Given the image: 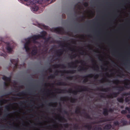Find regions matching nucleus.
I'll return each instance as SVG.
<instances>
[{
	"mask_svg": "<svg viewBox=\"0 0 130 130\" xmlns=\"http://www.w3.org/2000/svg\"><path fill=\"white\" fill-rule=\"evenodd\" d=\"M42 34L41 36L39 35H35L31 37L28 38L26 40V42L24 44V47L26 52H28L30 50V48L28 47V44L31 41H33V42H35V40L39 39L41 37H43L46 35V33L44 31L42 32Z\"/></svg>",
	"mask_w": 130,
	"mask_h": 130,
	"instance_id": "nucleus-1",
	"label": "nucleus"
},
{
	"mask_svg": "<svg viewBox=\"0 0 130 130\" xmlns=\"http://www.w3.org/2000/svg\"><path fill=\"white\" fill-rule=\"evenodd\" d=\"M38 0H33V2H27L26 5L27 6H28L29 5H32L33 4H35L38 3Z\"/></svg>",
	"mask_w": 130,
	"mask_h": 130,
	"instance_id": "nucleus-2",
	"label": "nucleus"
},
{
	"mask_svg": "<svg viewBox=\"0 0 130 130\" xmlns=\"http://www.w3.org/2000/svg\"><path fill=\"white\" fill-rule=\"evenodd\" d=\"M3 79L4 80L7 82L5 83V85H8V83H7L8 82H10V78H8L5 76H4L3 77Z\"/></svg>",
	"mask_w": 130,
	"mask_h": 130,
	"instance_id": "nucleus-3",
	"label": "nucleus"
},
{
	"mask_svg": "<svg viewBox=\"0 0 130 130\" xmlns=\"http://www.w3.org/2000/svg\"><path fill=\"white\" fill-rule=\"evenodd\" d=\"M38 9V7L37 6H34V7H32L31 9V10L33 11H37Z\"/></svg>",
	"mask_w": 130,
	"mask_h": 130,
	"instance_id": "nucleus-4",
	"label": "nucleus"
},
{
	"mask_svg": "<svg viewBox=\"0 0 130 130\" xmlns=\"http://www.w3.org/2000/svg\"><path fill=\"white\" fill-rule=\"evenodd\" d=\"M111 127V126L110 125H107L105 126L104 127V129H108L110 128Z\"/></svg>",
	"mask_w": 130,
	"mask_h": 130,
	"instance_id": "nucleus-5",
	"label": "nucleus"
},
{
	"mask_svg": "<svg viewBox=\"0 0 130 130\" xmlns=\"http://www.w3.org/2000/svg\"><path fill=\"white\" fill-rule=\"evenodd\" d=\"M7 50L8 52L10 53L12 51V49L9 46H8L7 48Z\"/></svg>",
	"mask_w": 130,
	"mask_h": 130,
	"instance_id": "nucleus-6",
	"label": "nucleus"
},
{
	"mask_svg": "<svg viewBox=\"0 0 130 130\" xmlns=\"http://www.w3.org/2000/svg\"><path fill=\"white\" fill-rule=\"evenodd\" d=\"M36 50V48H34V50H32L31 52V54L32 55H34L36 54L37 52V51Z\"/></svg>",
	"mask_w": 130,
	"mask_h": 130,
	"instance_id": "nucleus-7",
	"label": "nucleus"
},
{
	"mask_svg": "<svg viewBox=\"0 0 130 130\" xmlns=\"http://www.w3.org/2000/svg\"><path fill=\"white\" fill-rule=\"evenodd\" d=\"M55 31H56L57 32H60L61 30V28L59 27H57L54 29Z\"/></svg>",
	"mask_w": 130,
	"mask_h": 130,
	"instance_id": "nucleus-8",
	"label": "nucleus"
},
{
	"mask_svg": "<svg viewBox=\"0 0 130 130\" xmlns=\"http://www.w3.org/2000/svg\"><path fill=\"white\" fill-rule=\"evenodd\" d=\"M118 100L119 101L121 102H122L123 101V99L122 98H118Z\"/></svg>",
	"mask_w": 130,
	"mask_h": 130,
	"instance_id": "nucleus-9",
	"label": "nucleus"
},
{
	"mask_svg": "<svg viewBox=\"0 0 130 130\" xmlns=\"http://www.w3.org/2000/svg\"><path fill=\"white\" fill-rule=\"evenodd\" d=\"M129 85L128 82L127 81L126 82L124 83V85L125 86H127Z\"/></svg>",
	"mask_w": 130,
	"mask_h": 130,
	"instance_id": "nucleus-10",
	"label": "nucleus"
},
{
	"mask_svg": "<svg viewBox=\"0 0 130 130\" xmlns=\"http://www.w3.org/2000/svg\"><path fill=\"white\" fill-rule=\"evenodd\" d=\"M126 110H127V111L129 113H130V108H129L128 107H126Z\"/></svg>",
	"mask_w": 130,
	"mask_h": 130,
	"instance_id": "nucleus-11",
	"label": "nucleus"
},
{
	"mask_svg": "<svg viewBox=\"0 0 130 130\" xmlns=\"http://www.w3.org/2000/svg\"><path fill=\"white\" fill-rule=\"evenodd\" d=\"M123 125H126L127 123V122L126 121H124L122 122Z\"/></svg>",
	"mask_w": 130,
	"mask_h": 130,
	"instance_id": "nucleus-12",
	"label": "nucleus"
},
{
	"mask_svg": "<svg viewBox=\"0 0 130 130\" xmlns=\"http://www.w3.org/2000/svg\"><path fill=\"white\" fill-rule=\"evenodd\" d=\"M127 112V111L125 110H122L121 111V113H125Z\"/></svg>",
	"mask_w": 130,
	"mask_h": 130,
	"instance_id": "nucleus-13",
	"label": "nucleus"
},
{
	"mask_svg": "<svg viewBox=\"0 0 130 130\" xmlns=\"http://www.w3.org/2000/svg\"><path fill=\"white\" fill-rule=\"evenodd\" d=\"M115 124L116 125H119V123L118 122H116L115 123Z\"/></svg>",
	"mask_w": 130,
	"mask_h": 130,
	"instance_id": "nucleus-14",
	"label": "nucleus"
},
{
	"mask_svg": "<svg viewBox=\"0 0 130 130\" xmlns=\"http://www.w3.org/2000/svg\"><path fill=\"white\" fill-rule=\"evenodd\" d=\"M127 117L129 118H130V115H127Z\"/></svg>",
	"mask_w": 130,
	"mask_h": 130,
	"instance_id": "nucleus-15",
	"label": "nucleus"
},
{
	"mask_svg": "<svg viewBox=\"0 0 130 130\" xmlns=\"http://www.w3.org/2000/svg\"><path fill=\"white\" fill-rule=\"evenodd\" d=\"M25 1H29V0H24Z\"/></svg>",
	"mask_w": 130,
	"mask_h": 130,
	"instance_id": "nucleus-16",
	"label": "nucleus"
},
{
	"mask_svg": "<svg viewBox=\"0 0 130 130\" xmlns=\"http://www.w3.org/2000/svg\"><path fill=\"white\" fill-rule=\"evenodd\" d=\"M2 41V40H1L0 41V43L1 42V41Z\"/></svg>",
	"mask_w": 130,
	"mask_h": 130,
	"instance_id": "nucleus-17",
	"label": "nucleus"
},
{
	"mask_svg": "<svg viewBox=\"0 0 130 130\" xmlns=\"http://www.w3.org/2000/svg\"><path fill=\"white\" fill-rule=\"evenodd\" d=\"M94 13H92V16H93L94 15Z\"/></svg>",
	"mask_w": 130,
	"mask_h": 130,
	"instance_id": "nucleus-18",
	"label": "nucleus"
},
{
	"mask_svg": "<svg viewBox=\"0 0 130 130\" xmlns=\"http://www.w3.org/2000/svg\"><path fill=\"white\" fill-rule=\"evenodd\" d=\"M17 65V64H15V66H16Z\"/></svg>",
	"mask_w": 130,
	"mask_h": 130,
	"instance_id": "nucleus-19",
	"label": "nucleus"
},
{
	"mask_svg": "<svg viewBox=\"0 0 130 130\" xmlns=\"http://www.w3.org/2000/svg\"><path fill=\"white\" fill-rule=\"evenodd\" d=\"M129 123H130V122H129Z\"/></svg>",
	"mask_w": 130,
	"mask_h": 130,
	"instance_id": "nucleus-20",
	"label": "nucleus"
}]
</instances>
